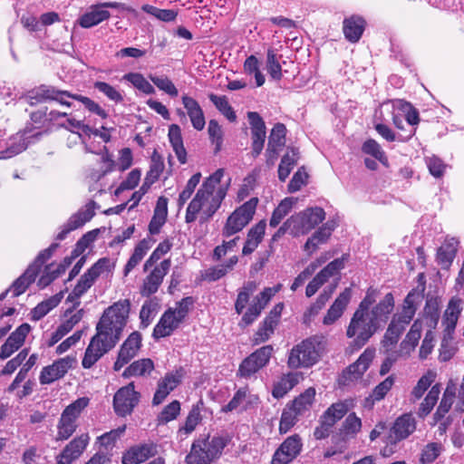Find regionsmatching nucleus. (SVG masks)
<instances>
[{
	"label": "nucleus",
	"mask_w": 464,
	"mask_h": 464,
	"mask_svg": "<svg viewBox=\"0 0 464 464\" xmlns=\"http://www.w3.org/2000/svg\"><path fill=\"white\" fill-rule=\"evenodd\" d=\"M435 379L436 373L432 371H428L424 375H422L417 382V384L413 387L411 392L410 401L416 402L420 400L428 388L434 382Z\"/></svg>",
	"instance_id": "47"
},
{
	"label": "nucleus",
	"mask_w": 464,
	"mask_h": 464,
	"mask_svg": "<svg viewBox=\"0 0 464 464\" xmlns=\"http://www.w3.org/2000/svg\"><path fill=\"white\" fill-rule=\"evenodd\" d=\"M266 70L274 80L278 81L282 78V67L273 49L267 50Z\"/></svg>",
	"instance_id": "60"
},
{
	"label": "nucleus",
	"mask_w": 464,
	"mask_h": 464,
	"mask_svg": "<svg viewBox=\"0 0 464 464\" xmlns=\"http://www.w3.org/2000/svg\"><path fill=\"white\" fill-rule=\"evenodd\" d=\"M346 258L342 256L330 262L308 283L305 288V295L312 297L331 277L339 275L344 268Z\"/></svg>",
	"instance_id": "14"
},
{
	"label": "nucleus",
	"mask_w": 464,
	"mask_h": 464,
	"mask_svg": "<svg viewBox=\"0 0 464 464\" xmlns=\"http://www.w3.org/2000/svg\"><path fill=\"white\" fill-rule=\"evenodd\" d=\"M139 393L134 390L133 382L121 388L114 395L113 407L120 416L130 414L138 404Z\"/></svg>",
	"instance_id": "18"
},
{
	"label": "nucleus",
	"mask_w": 464,
	"mask_h": 464,
	"mask_svg": "<svg viewBox=\"0 0 464 464\" xmlns=\"http://www.w3.org/2000/svg\"><path fill=\"white\" fill-rule=\"evenodd\" d=\"M164 169V162L161 156L154 151L151 157V164L150 167V170L148 171L145 180L147 186H151L155 183Z\"/></svg>",
	"instance_id": "52"
},
{
	"label": "nucleus",
	"mask_w": 464,
	"mask_h": 464,
	"mask_svg": "<svg viewBox=\"0 0 464 464\" xmlns=\"http://www.w3.org/2000/svg\"><path fill=\"white\" fill-rule=\"evenodd\" d=\"M192 304V298L186 297L177 303L175 307L168 309L162 314L160 322L156 324L153 331V336L155 338H161L170 335L188 315Z\"/></svg>",
	"instance_id": "8"
},
{
	"label": "nucleus",
	"mask_w": 464,
	"mask_h": 464,
	"mask_svg": "<svg viewBox=\"0 0 464 464\" xmlns=\"http://www.w3.org/2000/svg\"><path fill=\"white\" fill-rule=\"evenodd\" d=\"M112 267L113 264L111 262V260L109 258L103 257L100 258L85 273L88 276L92 277V279L95 281L102 274L110 272Z\"/></svg>",
	"instance_id": "64"
},
{
	"label": "nucleus",
	"mask_w": 464,
	"mask_h": 464,
	"mask_svg": "<svg viewBox=\"0 0 464 464\" xmlns=\"http://www.w3.org/2000/svg\"><path fill=\"white\" fill-rule=\"evenodd\" d=\"M440 394V385L437 383L431 386L430 390L419 407L418 415L420 418H424L430 413L431 410L439 400Z\"/></svg>",
	"instance_id": "48"
},
{
	"label": "nucleus",
	"mask_w": 464,
	"mask_h": 464,
	"mask_svg": "<svg viewBox=\"0 0 464 464\" xmlns=\"http://www.w3.org/2000/svg\"><path fill=\"white\" fill-rule=\"evenodd\" d=\"M338 282H335L333 285L327 286L316 298L315 302L310 305L304 314V322H309L311 319L319 314V312L324 307L325 304L331 298L332 294L334 292Z\"/></svg>",
	"instance_id": "40"
},
{
	"label": "nucleus",
	"mask_w": 464,
	"mask_h": 464,
	"mask_svg": "<svg viewBox=\"0 0 464 464\" xmlns=\"http://www.w3.org/2000/svg\"><path fill=\"white\" fill-rule=\"evenodd\" d=\"M30 330L31 326L28 324H23L14 332H13L1 346L0 359H7L14 353L18 351L24 343L25 338Z\"/></svg>",
	"instance_id": "26"
},
{
	"label": "nucleus",
	"mask_w": 464,
	"mask_h": 464,
	"mask_svg": "<svg viewBox=\"0 0 464 464\" xmlns=\"http://www.w3.org/2000/svg\"><path fill=\"white\" fill-rule=\"evenodd\" d=\"M298 382L297 373H288L284 375L275 385L272 394L275 398L284 397L290 390H292Z\"/></svg>",
	"instance_id": "45"
},
{
	"label": "nucleus",
	"mask_w": 464,
	"mask_h": 464,
	"mask_svg": "<svg viewBox=\"0 0 464 464\" xmlns=\"http://www.w3.org/2000/svg\"><path fill=\"white\" fill-rule=\"evenodd\" d=\"M362 150L364 153L372 156L383 165H388V159L376 140L372 139L366 140L363 143Z\"/></svg>",
	"instance_id": "58"
},
{
	"label": "nucleus",
	"mask_w": 464,
	"mask_h": 464,
	"mask_svg": "<svg viewBox=\"0 0 464 464\" xmlns=\"http://www.w3.org/2000/svg\"><path fill=\"white\" fill-rule=\"evenodd\" d=\"M325 217L326 213L324 208L311 207L295 213L287 219L291 224L294 237H298L311 232L325 219Z\"/></svg>",
	"instance_id": "9"
},
{
	"label": "nucleus",
	"mask_w": 464,
	"mask_h": 464,
	"mask_svg": "<svg viewBox=\"0 0 464 464\" xmlns=\"http://www.w3.org/2000/svg\"><path fill=\"white\" fill-rule=\"evenodd\" d=\"M315 396V390L312 387L306 389L297 398H295L289 406L299 415L309 411Z\"/></svg>",
	"instance_id": "44"
},
{
	"label": "nucleus",
	"mask_w": 464,
	"mask_h": 464,
	"mask_svg": "<svg viewBox=\"0 0 464 464\" xmlns=\"http://www.w3.org/2000/svg\"><path fill=\"white\" fill-rule=\"evenodd\" d=\"M63 296V292L51 296L50 298L43 301L32 311V318L35 321L40 320L46 315L53 308L56 307L62 301Z\"/></svg>",
	"instance_id": "50"
},
{
	"label": "nucleus",
	"mask_w": 464,
	"mask_h": 464,
	"mask_svg": "<svg viewBox=\"0 0 464 464\" xmlns=\"http://www.w3.org/2000/svg\"><path fill=\"white\" fill-rule=\"evenodd\" d=\"M461 312L462 300L457 297L451 298L444 312L441 322L443 327V336L440 353V358L441 361L445 362L450 360L456 351V348L452 345V341L454 339V331Z\"/></svg>",
	"instance_id": "5"
},
{
	"label": "nucleus",
	"mask_w": 464,
	"mask_h": 464,
	"mask_svg": "<svg viewBox=\"0 0 464 464\" xmlns=\"http://www.w3.org/2000/svg\"><path fill=\"white\" fill-rule=\"evenodd\" d=\"M171 266L169 258L162 260L157 265L143 280L140 294L143 296H150L156 293L160 286L163 278L169 273Z\"/></svg>",
	"instance_id": "19"
},
{
	"label": "nucleus",
	"mask_w": 464,
	"mask_h": 464,
	"mask_svg": "<svg viewBox=\"0 0 464 464\" xmlns=\"http://www.w3.org/2000/svg\"><path fill=\"white\" fill-rule=\"evenodd\" d=\"M416 313L412 295L409 294L403 303L401 312L395 314L382 339V346L387 350L395 345L406 326L411 323Z\"/></svg>",
	"instance_id": "7"
},
{
	"label": "nucleus",
	"mask_w": 464,
	"mask_h": 464,
	"mask_svg": "<svg viewBox=\"0 0 464 464\" xmlns=\"http://www.w3.org/2000/svg\"><path fill=\"white\" fill-rule=\"evenodd\" d=\"M123 78L145 94H153L155 92L154 87L140 73L130 72L125 74Z\"/></svg>",
	"instance_id": "55"
},
{
	"label": "nucleus",
	"mask_w": 464,
	"mask_h": 464,
	"mask_svg": "<svg viewBox=\"0 0 464 464\" xmlns=\"http://www.w3.org/2000/svg\"><path fill=\"white\" fill-rule=\"evenodd\" d=\"M65 266L58 265L53 267V265L46 266L44 274L41 276L38 285L41 287L47 286L51 282L57 278L61 274L64 273Z\"/></svg>",
	"instance_id": "63"
},
{
	"label": "nucleus",
	"mask_w": 464,
	"mask_h": 464,
	"mask_svg": "<svg viewBox=\"0 0 464 464\" xmlns=\"http://www.w3.org/2000/svg\"><path fill=\"white\" fill-rule=\"evenodd\" d=\"M110 16V13L98 4L92 5L90 7V11L81 16L79 24L83 28H90L109 19Z\"/></svg>",
	"instance_id": "34"
},
{
	"label": "nucleus",
	"mask_w": 464,
	"mask_h": 464,
	"mask_svg": "<svg viewBox=\"0 0 464 464\" xmlns=\"http://www.w3.org/2000/svg\"><path fill=\"white\" fill-rule=\"evenodd\" d=\"M55 246H52L50 248L42 252L36 258L34 264H32L26 271L17 278L11 286V290L14 296H18L23 294L32 282L34 281L37 274L39 273L42 265L51 257L52 251Z\"/></svg>",
	"instance_id": "12"
},
{
	"label": "nucleus",
	"mask_w": 464,
	"mask_h": 464,
	"mask_svg": "<svg viewBox=\"0 0 464 464\" xmlns=\"http://www.w3.org/2000/svg\"><path fill=\"white\" fill-rule=\"evenodd\" d=\"M392 108L403 112L409 124L416 125L419 123V113L410 102L403 100H396L392 102Z\"/></svg>",
	"instance_id": "54"
},
{
	"label": "nucleus",
	"mask_w": 464,
	"mask_h": 464,
	"mask_svg": "<svg viewBox=\"0 0 464 464\" xmlns=\"http://www.w3.org/2000/svg\"><path fill=\"white\" fill-rule=\"evenodd\" d=\"M94 206L95 203L91 201L83 208L72 215L65 224L68 227V230H75L91 220L94 216Z\"/></svg>",
	"instance_id": "38"
},
{
	"label": "nucleus",
	"mask_w": 464,
	"mask_h": 464,
	"mask_svg": "<svg viewBox=\"0 0 464 464\" xmlns=\"http://www.w3.org/2000/svg\"><path fill=\"white\" fill-rule=\"evenodd\" d=\"M223 176L224 170L219 169L203 181L187 208V223L194 222L198 214L206 221L220 208L229 187V181L221 184Z\"/></svg>",
	"instance_id": "2"
},
{
	"label": "nucleus",
	"mask_w": 464,
	"mask_h": 464,
	"mask_svg": "<svg viewBox=\"0 0 464 464\" xmlns=\"http://www.w3.org/2000/svg\"><path fill=\"white\" fill-rule=\"evenodd\" d=\"M285 126L282 123H277L274 126L268 138V145L283 148L285 144Z\"/></svg>",
	"instance_id": "62"
},
{
	"label": "nucleus",
	"mask_w": 464,
	"mask_h": 464,
	"mask_svg": "<svg viewBox=\"0 0 464 464\" xmlns=\"http://www.w3.org/2000/svg\"><path fill=\"white\" fill-rule=\"evenodd\" d=\"M75 363L76 359L72 356H66L53 362V364L43 368L39 377L40 382L42 384H50L63 378Z\"/></svg>",
	"instance_id": "21"
},
{
	"label": "nucleus",
	"mask_w": 464,
	"mask_h": 464,
	"mask_svg": "<svg viewBox=\"0 0 464 464\" xmlns=\"http://www.w3.org/2000/svg\"><path fill=\"white\" fill-rule=\"evenodd\" d=\"M141 342L142 337L139 332H133L129 335L121 346L117 360L113 365L114 371H120L138 354L141 347Z\"/></svg>",
	"instance_id": "20"
},
{
	"label": "nucleus",
	"mask_w": 464,
	"mask_h": 464,
	"mask_svg": "<svg viewBox=\"0 0 464 464\" xmlns=\"http://www.w3.org/2000/svg\"><path fill=\"white\" fill-rule=\"evenodd\" d=\"M352 298V289L346 287L335 298L333 304L327 310L326 314L323 318L324 325H332L338 321L343 314Z\"/></svg>",
	"instance_id": "28"
},
{
	"label": "nucleus",
	"mask_w": 464,
	"mask_h": 464,
	"mask_svg": "<svg viewBox=\"0 0 464 464\" xmlns=\"http://www.w3.org/2000/svg\"><path fill=\"white\" fill-rule=\"evenodd\" d=\"M278 323V313H270L267 317L263 321L258 330L254 334L253 342L256 344L265 343L274 334L275 328Z\"/></svg>",
	"instance_id": "37"
},
{
	"label": "nucleus",
	"mask_w": 464,
	"mask_h": 464,
	"mask_svg": "<svg viewBox=\"0 0 464 464\" xmlns=\"http://www.w3.org/2000/svg\"><path fill=\"white\" fill-rule=\"evenodd\" d=\"M380 328L381 324L375 323L369 314L354 312L346 328V336L353 339L352 346L360 349Z\"/></svg>",
	"instance_id": "6"
},
{
	"label": "nucleus",
	"mask_w": 464,
	"mask_h": 464,
	"mask_svg": "<svg viewBox=\"0 0 464 464\" xmlns=\"http://www.w3.org/2000/svg\"><path fill=\"white\" fill-rule=\"evenodd\" d=\"M336 227L337 223L334 220H328L324 223L308 237L304 245V250L306 251L309 256L313 255L321 245L328 242Z\"/></svg>",
	"instance_id": "23"
},
{
	"label": "nucleus",
	"mask_w": 464,
	"mask_h": 464,
	"mask_svg": "<svg viewBox=\"0 0 464 464\" xmlns=\"http://www.w3.org/2000/svg\"><path fill=\"white\" fill-rule=\"evenodd\" d=\"M346 258L342 256L330 262L308 283L305 288V295L312 297L331 277L339 275L344 268Z\"/></svg>",
	"instance_id": "13"
},
{
	"label": "nucleus",
	"mask_w": 464,
	"mask_h": 464,
	"mask_svg": "<svg viewBox=\"0 0 464 464\" xmlns=\"http://www.w3.org/2000/svg\"><path fill=\"white\" fill-rule=\"evenodd\" d=\"M353 407V401L345 400L332 404L322 415L327 425L334 426L339 420H341L348 411Z\"/></svg>",
	"instance_id": "33"
},
{
	"label": "nucleus",
	"mask_w": 464,
	"mask_h": 464,
	"mask_svg": "<svg viewBox=\"0 0 464 464\" xmlns=\"http://www.w3.org/2000/svg\"><path fill=\"white\" fill-rule=\"evenodd\" d=\"M94 280L92 277H90L87 276L86 273H84L81 278L79 279L77 285L72 291V293L68 295L67 301L76 303V304H79V302L77 300L88 291L92 287V285L94 284Z\"/></svg>",
	"instance_id": "53"
},
{
	"label": "nucleus",
	"mask_w": 464,
	"mask_h": 464,
	"mask_svg": "<svg viewBox=\"0 0 464 464\" xmlns=\"http://www.w3.org/2000/svg\"><path fill=\"white\" fill-rule=\"evenodd\" d=\"M210 101L214 103L217 109L230 121H235L237 119L233 108L230 106L226 96H218L216 94H209Z\"/></svg>",
	"instance_id": "57"
},
{
	"label": "nucleus",
	"mask_w": 464,
	"mask_h": 464,
	"mask_svg": "<svg viewBox=\"0 0 464 464\" xmlns=\"http://www.w3.org/2000/svg\"><path fill=\"white\" fill-rule=\"evenodd\" d=\"M258 203L257 198H252L236 208L227 218L223 227L224 237H230L241 231L253 218Z\"/></svg>",
	"instance_id": "11"
},
{
	"label": "nucleus",
	"mask_w": 464,
	"mask_h": 464,
	"mask_svg": "<svg viewBox=\"0 0 464 464\" xmlns=\"http://www.w3.org/2000/svg\"><path fill=\"white\" fill-rule=\"evenodd\" d=\"M90 436L87 433L82 434L71 440L56 457L57 464H72L79 459L87 448Z\"/></svg>",
	"instance_id": "22"
},
{
	"label": "nucleus",
	"mask_w": 464,
	"mask_h": 464,
	"mask_svg": "<svg viewBox=\"0 0 464 464\" xmlns=\"http://www.w3.org/2000/svg\"><path fill=\"white\" fill-rule=\"evenodd\" d=\"M459 246V240L452 237H446L442 245L437 251V262L443 268H448L453 262Z\"/></svg>",
	"instance_id": "31"
},
{
	"label": "nucleus",
	"mask_w": 464,
	"mask_h": 464,
	"mask_svg": "<svg viewBox=\"0 0 464 464\" xmlns=\"http://www.w3.org/2000/svg\"><path fill=\"white\" fill-rule=\"evenodd\" d=\"M326 340L323 335L311 336L294 346L287 364L292 369L308 368L318 362L324 352Z\"/></svg>",
	"instance_id": "3"
},
{
	"label": "nucleus",
	"mask_w": 464,
	"mask_h": 464,
	"mask_svg": "<svg viewBox=\"0 0 464 464\" xmlns=\"http://www.w3.org/2000/svg\"><path fill=\"white\" fill-rule=\"evenodd\" d=\"M394 307V299L391 293L387 294L382 300L379 302L375 306H373L369 314L370 316L375 321V323L380 324L385 322L388 318V315L392 313Z\"/></svg>",
	"instance_id": "36"
},
{
	"label": "nucleus",
	"mask_w": 464,
	"mask_h": 464,
	"mask_svg": "<svg viewBox=\"0 0 464 464\" xmlns=\"http://www.w3.org/2000/svg\"><path fill=\"white\" fill-rule=\"evenodd\" d=\"M439 311V301L436 298L428 299L424 307V317L430 328H434L438 324L440 316Z\"/></svg>",
	"instance_id": "56"
},
{
	"label": "nucleus",
	"mask_w": 464,
	"mask_h": 464,
	"mask_svg": "<svg viewBox=\"0 0 464 464\" xmlns=\"http://www.w3.org/2000/svg\"><path fill=\"white\" fill-rule=\"evenodd\" d=\"M237 262V256H234L230 257L225 264L208 268L205 272V279L208 281H217L220 279L221 277L225 276L228 272L232 271Z\"/></svg>",
	"instance_id": "46"
},
{
	"label": "nucleus",
	"mask_w": 464,
	"mask_h": 464,
	"mask_svg": "<svg viewBox=\"0 0 464 464\" xmlns=\"http://www.w3.org/2000/svg\"><path fill=\"white\" fill-rule=\"evenodd\" d=\"M374 356L375 349H365L358 360L346 369L343 377L346 382H353L359 379L367 371Z\"/></svg>",
	"instance_id": "29"
},
{
	"label": "nucleus",
	"mask_w": 464,
	"mask_h": 464,
	"mask_svg": "<svg viewBox=\"0 0 464 464\" xmlns=\"http://www.w3.org/2000/svg\"><path fill=\"white\" fill-rule=\"evenodd\" d=\"M251 134H252V150L255 157L258 156L263 148L266 140V125L263 119L256 111L247 113Z\"/></svg>",
	"instance_id": "25"
},
{
	"label": "nucleus",
	"mask_w": 464,
	"mask_h": 464,
	"mask_svg": "<svg viewBox=\"0 0 464 464\" xmlns=\"http://www.w3.org/2000/svg\"><path fill=\"white\" fill-rule=\"evenodd\" d=\"M416 430V420L411 414H403L396 419L392 430L391 438L395 441L408 438Z\"/></svg>",
	"instance_id": "30"
},
{
	"label": "nucleus",
	"mask_w": 464,
	"mask_h": 464,
	"mask_svg": "<svg viewBox=\"0 0 464 464\" xmlns=\"http://www.w3.org/2000/svg\"><path fill=\"white\" fill-rule=\"evenodd\" d=\"M281 289V285L265 288L257 295L250 304L246 312L243 314L239 325L246 327L250 325L261 314L270 299Z\"/></svg>",
	"instance_id": "15"
},
{
	"label": "nucleus",
	"mask_w": 464,
	"mask_h": 464,
	"mask_svg": "<svg viewBox=\"0 0 464 464\" xmlns=\"http://www.w3.org/2000/svg\"><path fill=\"white\" fill-rule=\"evenodd\" d=\"M226 445L227 440L219 436L198 438L192 443L186 463L210 464L221 456Z\"/></svg>",
	"instance_id": "4"
},
{
	"label": "nucleus",
	"mask_w": 464,
	"mask_h": 464,
	"mask_svg": "<svg viewBox=\"0 0 464 464\" xmlns=\"http://www.w3.org/2000/svg\"><path fill=\"white\" fill-rule=\"evenodd\" d=\"M297 199L294 198H285L283 199L273 211L269 220V226L272 227H277L283 218L291 211Z\"/></svg>",
	"instance_id": "49"
},
{
	"label": "nucleus",
	"mask_w": 464,
	"mask_h": 464,
	"mask_svg": "<svg viewBox=\"0 0 464 464\" xmlns=\"http://www.w3.org/2000/svg\"><path fill=\"white\" fill-rule=\"evenodd\" d=\"M154 370V363L152 360L149 358H143L133 362L130 366H128L122 376L125 378H129L131 376H145L150 374Z\"/></svg>",
	"instance_id": "43"
},
{
	"label": "nucleus",
	"mask_w": 464,
	"mask_h": 464,
	"mask_svg": "<svg viewBox=\"0 0 464 464\" xmlns=\"http://www.w3.org/2000/svg\"><path fill=\"white\" fill-rule=\"evenodd\" d=\"M88 403L89 399L82 397L63 410L57 425V440H65L74 433L77 428L76 420Z\"/></svg>",
	"instance_id": "10"
},
{
	"label": "nucleus",
	"mask_w": 464,
	"mask_h": 464,
	"mask_svg": "<svg viewBox=\"0 0 464 464\" xmlns=\"http://www.w3.org/2000/svg\"><path fill=\"white\" fill-rule=\"evenodd\" d=\"M167 214L168 199L166 198L160 197L157 201L154 216L149 226L150 233L156 234L159 232L160 227L165 223Z\"/></svg>",
	"instance_id": "42"
},
{
	"label": "nucleus",
	"mask_w": 464,
	"mask_h": 464,
	"mask_svg": "<svg viewBox=\"0 0 464 464\" xmlns=\"http://www.w3.org/2000/svg\"><path fill=\"white\" fill-rule=\"evenodd\" d=\"M442 445L438 442H430L421 450L420 461L421 464L433 462L441 453Z\"/></svg>",
	"instance_id": "59"
},
{
	"label": "nucleus",
	"mask_w": 464,
	"mask_h": 464,
	"mask_svg": "<svg viewBox=\"0 0 464 464\" xmlns=\"http://www.w3.org/2000/svg\"><path fill=\"white\" fill-rule=\"evenodd\" d=\"M172 243L169 240H164L160 243L159 246L152 252L150 256L146 260L144 264V270H148L158 260H160L164 255L170 251Z\"/></svg>",
	"instance_id": "61"
},
{
	"label": "nucleus",
	"mask_w": 464,
	"mask_h": 464,
	"mask_svg": "<svg viewBox=\"0 0 464 464\" xmlns=\"http://www.w3.org/2000/svg\"><path fill=\"white\" fill-rule=\"evenodd\" d=\"M455 396H456V386L450 381L448 383L447 388L443 393L442 399L440 402V405H439L436 412L433 415V420L435 421L440 420L449 412V411L450 410V408L454 402Z\"/></svg>",
	"instance_id": "39"
},
{
	"label": "nucleus",
	"mask_w": 464,
	"mask_h": 464,
	"mask_svg": "<svg viewBox=\"0 0 464 464\" xmlns=\"http://www.w3.org/2000/svg\"><path fill=\"white\" fill-rule=\"evenodd\" d=\"M422 325L420 320H416L411 325L405 339L400 345V353L402 356H409L417 346L419 340L421 336Z\"/></svg>",
	"instance_id": "35"
},
{
	"label": "nucleus",
	"mask_w": 464,
	"mask_h": 464,
	"mask_svg": "<svg viewBox=\"0 0 464 464\" xmlns=\"http://www.w3.org/2000/svg\"><path fill=\"white\" fill-rule=\"evenodd\" d=\"M169 141L171 143V146L173 148V150L176 153V156H177L179 161L181 164L186 163V161H187V151H186V150L184 148V145H183V140H182V137H181L180 128L178 125L172 124L169 127Z\"/></svg>",
	"instance_id": "41"
},
{
	"label": "nucleus",
	"mask_w": 464,
	"mask_h": 464,
	"mask_svg": "<svg viewBox=\"0 0 464 464\" xmlns=\"http://www.w3.org/2000/svg\"><path fill=\"white\" fill-rule=\"evenodd\" d=\"M365 26V21L361 16L353 15L343 21V34L345 38L352 42L356 43L361 38Z\"/></svg>",
	"instance_id": "32"
},
{
	"label": "nucleus",
	"mask_w": 464,
	"mask_h": 464,
	"mask_svg": "<svg viewBox=\"0 0 464 464\" xmlns=\"http://www.w3.org/2000/svg\"><path fill=\"white\" fill-rule=\"evenodd\" d=\"M303 443L299 435L295 434L286 438L276 450L272 464H288L302 451Z\"/></svg>",
	"instance_id": "17"
},
{
	"label": "nucleus",
	"mask_w": 464,
	"mask_h": 464,
	"mask_svg": "<svg viewBox=\"0 0 464 464\" xmlns=\"http://www.w3.org/2000/svg\"><path fill=\"white\" fill-rule=\"evenodd\" d=\"M158 454L155 443L139 444L130 448L122 456V464H140Z\"/></svg>",
	"instance_id": "27"
},
{
	"label": "nucleus",
	"mask_w": 464,
	"mask_h": 464,
	"mask_svg": "<svg viewBox=\"0 0 464 464\" xmlns=\"http://www.w3.org/2000/svg\"><path fill=\"white\" fill-rule=\"evenodd\" d=\"M272 353L273 347L271 345H266L251 353L239 366L238 372L240 376L249 377L265 367L268 363Z\"/></svg>",
	"instance_id": "16"
},
{
	"label": "nucleus",
	"mask_w": 464,
	"mask_h": 464,
	"mask_svg": "<svg viewBox=\"0 0 464 464\" xmlns=\"http://www.w3.org/2000/svg\"><path fill=\"white\" fill-rule=\"evenodd\" d=\"M183 378V371L181 369L175 372H168L162 379L158 382V387L154 393L152 403L154 405L160 404L166 397L180 383Z\"/></svg>",
	"instance_id": "24"
},
{
	"label": "nucleus",
	"mask_w": 464,
	"mask_h": 464,
	"mask_svg": "<svg viewBox=\"0 0 464 464\" xmlns=\"http://www.w3.org/2000/svg\"><path fill=\"white\" fill-rule=\"evenodd\" d=\"M257 289V285L255 282H247L238 291L237 297L235 303V309L240 314L246 308L249 302L251 295Z\"/></svg>",
	"instance_id": "51"
},
{
	"label": "nucleus",
	"mask_w": 464,
	"mask_h": 464,
	"mask_svg": "<svg viewBox=\"0 0 464 464\" xmlns=\"http://www.w3.org/2000/svg\"><path fill=\"white\" fill-rule=\"evenodd\" d=\"M130 306L129 300H120L103 312L96 326L97 333L85 351L82 362L84 368H91L104 353L116 345L127 324Z\"/></svg>",
	"instance_id": "1"
}]
</instances>
